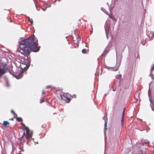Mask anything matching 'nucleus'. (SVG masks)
Segmentation results:
<instances>
[{
	"instance_id": "ddd939ff",
	"label": "nucleus",
	"mask_w": 154,
	"mask_h": 154,
	"mask_svg": "<svg viewBox=\"0 0 154 154\" xmlns=\"http://www.w3.org/2000/svg\"><path fill=\"white\" fill-rule=\"evenodd\" d=\"M45 101V100H44V99H41L40 100V103H42V102H43Z\"/></svg>"
},
{
	"instance_id": "4be33fe9",
	"label": "nucleus",
	"mask_w": 154,
	"mask_h": 154,
	"mask_svg": "<svg viewBox=\"0 0 154 154\" xmlns=\"http://www.w3.org/2000/svg\"><path fill=\"white\" fill-rule=\"evenodd\" d=\"M148 94H149V93ZM149 100H150V102H151V100L150 99V97H149Z\"/></svg>"
},
{
	"instance_id": "c9c22d12",
	"label": "nucleus",
	"mask_w": 154,
	"mask_h": 154,
	"mask_svg": "<svg viewBox=\"0 0 154 154\" xmlns=\"http://www.w3.org/2000/svg\"><path fill=\"white\" fill-rule=\"evenodd\" d=\"M74 96H75V97H76L75 95H75H74Z\"/></svg>"
},
{
	"instance_id": "cd10ccee",
	"label": "nucleus",
	"mask_w": 154,
	"mask_h": 154,
	"mask_svg": "<svg viewBox=\"0 0 154 154\" xmlns=\"http://www.w3.org/2000/svg\"><path fill=\"white\" fill-rule=\"evenodd\" d=\"M141 151H142V152H143V151H142V150H141V149H140V151H141V152H141Z\"/></svg>"
},
{
	"instance_id": "0eeeda50",
	"label": "nucleus",
	"mask_w": 154,
	"mask_h": 154,
	"mask_svg": "<svg viewBox=\"0 0 154 154\" xmlns=\"http://www.w3.org/2000/svg\"><path fill=\"white\" fill-rule=\"evenodd\" d=\"M125 108L124 109L123 112L122 114V120H121V122H122V124L123 123V122H124L123 118H124V114H125Z\"/></svg>"
},
{
	"instance_id": "b1692460",
	"label": "nucleus",
	"mask_w": 154,
	"mask_h": 154,
	"mask_svg": "<svg viewBox=\"0 0 154 154\" xmlns=\"http://www.w3.org/2000/svg\"><path fill=\"white\" fill-rule=\"evenodd\" d=\"M142 154H146V153L145 152H142Z\"/></svg>"
},
{
	"instance_id": "f257e3e1",
	"label": "nucleus",
	"mask_w": 154,
	"mask_h": 154,
	"mask_svg": "<svg viewBox=\"0 0 154 154\" xmlns=\"http://www.w3.org/2000/svg\"><path fill=\"white\" fill-rule=\"evenodd\" d=\"M34 35H31L27 39L23 37L20 38L19 39V43L20 48L19 51L24 56V57H23L22 59L24 60H27L28 55L31 51L36 52L39 50V48L37 47L38 44L34 42Z\"/></svg>"
},
{
	"instance_id": "6ab92c4d",
	"label": "nucleus",
	"mask_w": 154,
	"mask_h": 154,
	"mask_svg": "<svg viewBox=\"0 0 154 154\" xmlns=\"http://www.w3.org/2000/svg\"><path fill=\"white\" fill-rule=\"evenodd\" d=\"M48 88H51V85H48Z\"/></svg>"
},
{
	"instance_id": "a19ab883",
	"label": "nucleus",
	"mask_w": 154,
	"mask_h": 154,
	"mask_svg": "<svg viewBox=\"0 0 154 154\" xmlns=\"http://www.w3.org/2000/svg\"><path fill=\"white\" fill-rule=\"evenodd\" d=\"M58 0V1H60V0Z\"/></svg>"
},
{
	"instance_id": "bb28decb",
	"label": "nucleus",
	"mask_w": 154,
	"mask_h": 154,
	"mask_svg": "<svg viewBox=\"0 0 154 154\" xmlns=\"http://www.w3.org/2000/svg\"><path fill=\"white\" fill-rule=\"evenodd\" d=\"M147 143V144H149V142L148 141V142H147V143Z\"/></svg>"
},
{
	"instance_id": "f8f14e48",
	"label": "nucleus",
	"mask_w": 154,
	"mask_h": 154,
	"mask_svg": "<svg viewBox=\"0 0 154 154\" xmlns=\"http://www.w3.org/2000/svg\"><path fill=\"white\" fill-rule=\"evenodd\" d=\"M86 52V50L85 49H83L82 50V52L83 53H85Z\"/></svg>"
},
{
	"instance_id": "a211bd4d",
	"label": "nucleus",
	"mask_w": 154,
	"mask_h": 154,
	"mask_svg": "<svg viewBox=\"0 0 154 154\" xmlns=\"http://www.w3.org/2000/svg\"><path fill=\"white\" fill-rule=\"evenodd\" d=\"M11 112L12 113L14 114V115H16V114H15V112H14L13 110H11Z\"/></svg>"
},
{
	"instance_id": "72a5a7b5",
	"label": "nucleus",
	"mask_w": 154,
	"mask_h": 154,
	"mask_svg": "<svg viewBox=\"0 0 154 154\" xmlns=\"http://www.w3.org/2000/svg\"><path fill=\"white\" fill-rule=\"evenodd\" d=\"M25 132H24V133H23V135H25Z\"/></svg>"
},
{
	"instance_id": "f03ea898",
	"label": "nucleus",
	"mask_w": 154,
	"mask_h": 154,
	"mask_svg": "<svg viewBox=\"0 0 154 154\" xmlns=\"http://www.w3.org/2000/svg\"><path fill=\"white\" fill-rule=\"evenodd\" d=\"M21 124L22 125V128L23 129L26 130V139L28 141H29L30 138L32 137L33 132L32 131H30L29 128L26 127L24 124L22 123Z\"/></svg>"
},
{
	"instance_id": "e433bc0d",
	"label": "nucleus",
	"mask_w": 154,
	"mask_h": 154,
	"mask_svg": "<svg viewBox=\"0 0 154 154\" xmlns=\"http://www.w3.org/2000/svg\"><path fill=\"white\" fill-rule=\"evenodd\" d=\"M36 143H38V142H36Z\"/></svg>"
},
{
	"instance_id": "dca6fc26",
	"label": "nucleus",
	"mask_w": 154,
	"mask_h": 154,
	"mask_svg": "<svg viewBox=\"0 0 154 154\" xmlns=\"http://www.w3.org/2000/svg\"><path fill=\"white\" fill-rule=\"evenodd\" d=\"M105 52H106V53L105 54H106L107 53V52L106 51H104V53H103L102 54V55H102V56H103V55H104V54H105Z\"/></svg>"
},
{
	"instance_id": "9b49d317",
	"label": "nucleus",
	"mask_w": 154,
	"mask_h": 154,
	"mask_svg": "<svg viewBox=\"0 0 154 154\" xmlns=\"http://www.w3.org/2000/svg\"><path fill=\"white\" fill-rule=\"evenodd\" d=\"M17 120L18 122H20L23 121L22 119L20 117L17 118Z\"/></svg>"
},
{
	"instance_id": "4468645a",
	"label": "nucleus",
	"mask_w": 154,
	"mask_h": 154,
	"mask_svg": "<svg viewBox=\"0 0 154 154\" xmlns=\"http://www.w3.org/2000/svg\"><path fill=\"white\" fill-rule=\"evenodd\" d=\"M20 149H21V150L22 151H23V146H20Z\"/></svg>"
},
{
	"instance_id": "39448f33",
	"label": "nucleus",
	"mask_w": 154,
	"mask_h": 154,
	"mask_svg": "<svg viewBox=\"0 0 154 154\" xmlns=\"http://www.w3.org/2000/svg\"><path fill=\"white\" fill-rule=\"evenodd\" d=\"M120 65V64H119L118 66H116L115 67H108L107 69L109 70L110 71H116L118 70V67Z\"/></svg>"
},
{
	"instance_id": "f704fd0d",
	"label": "nucleus",
	"mask_w": 154,
	"mask_h": 154,
	"mask_svg": "<svg viewBox=\"0 0 154 154\" xmlns=\"http://www.w3.org/2000/svg\"><path fill=\"white\" fill-rule=\"evenodd\" d=\"M150 85H149V89H150Z\"/></svg>"
},
{
	"instance_id": "a878e982",
	"label": "nucleus",
	"mask_w": 154,
	"mask_h": 154,
	"mask_svg": "<svg viewBox=\"0 0 154 154\" xmlns=\"http://www.w3.org/2000/svg\"><path fill=\"white\" fill-rule=\"evenodd\" d=\"M60 96H61V99H62V100H63V97H62V96H61V95H60Z\"/></svg>"
},
{
	"instance_id": "ea45409f",
	"label": "nucleus",
	"mask_w": 154,
	"mask_h": 154,
	"mask_svg": "<svg viewBox=\"0 0 154 154\" xmlns=\"http://www.w3.org/2000/svg\"><path fill=\"white\" fill-rule=\"evenodd\" d=\"M32 139V140H34V139Z\"/></svg>"
},
{
	"instance_id": "7c9ffc66",
	"label": "nucleus",
	"mask_w": 154,
	"mask_h": 154,
	"mask_svg": "<svg viewBox=\"0 0 154 154\" xmlns=\"http://www.w3.org/2000/svg\"><path fill=\"white\" fill-rule=\"evenodd\" d=\"M17 51H19V49H17Z\"/></svg>"
},
{
	"instance_id": "9d476101",
	"label": "nucleus",
	"mask_w": 154,
	"mask_h": 154,
	"mask_svg": "<svg viewBox=\"0 0 154 154\" xmlns=\"http://www.w3.org/2000/svg\"><path fill=\"white\" fill-rule=\"evenodd\" d=\"M28 19L29 21L31 23V25H32L33 24V21L32 20H31L30 19V18L29 17H28ZM32 20V19H31Z\"/></svg>"
},
{
	"instance_id": "412c9836",
	"label": "nucleus",
	"mask_w": 154,
	"mask_h": 154,
	"mask_svg": "<svg viewBox=\"0 0 154 154\" xmlns=\"http://www.w3.org/2000/svg\"><path fill=\"white\" fill-rule=\"evenodd\" d=\"M111 18L113 19V20H116V19H115L114 17H111Z\"/></svg>"
},
{
	"instance_id": "aec40b11",
	"label": "nucleus",
	"mask_w": 154,
	"mask_h": 154,
	"mask_svg": "<svg viewBox=\"0 0 154 154\" xmlns=\"http://www.w3.org/2000/svg\"><path fill=\"white\" fill-rule=\"evenodd\" d=\"M6 84H7V86L8 87L9 86V85H8V82H6Z\"/></svg>"
},
{
	"instance_id": "c756f323",
	"label": "nucleus",
	"mask_w": 154,
	"mask_h": 154,
	"mask_svg": "<svg viewBox=\"0 0 154 154\" xmlns=\"http://www.w3.org/2000/svg\"><path fill=\"white\" fill-rule=\"evenodd\" d=\"M152 143V144H154V140L153 141V142Z\"/></svg>"
},
{
	"instance_id": "5701e85b",
	"label": "nucleus",
	"mask_w": 154,
	"mask_h": 154,
	"mask_svg": "<svg viewBox=\"0 0 154 154\" xmlns=\"http://www.w3.org/2000/svg\"><path fill=\"white\" fill-rule=\"evenodd\" d=\"M44 93H45V92H44V90H43L42 91V94H43Z\"/></svg>"
},
{
	"instance_id": "c85d7f7f",
	"label": "nucleus",
	"mask_w": 154,
	"mask_h": 154,
	"mask_svg": "<svg viewBox=\"0 0 154 154\" xmlns=\"http://www.w3.org/2000/svg\"><path fill=\"white\" fill-rule=\"evenodd\" d=\"M153 35H154V33H152V36H153Z\"/></svg>"
},
{
	"instance_id": "1a4fd4ad",
	"label": "nucleus",
	"mask_w": 154,
	"mask_h": 154,
	"mask_svg": "<svg viewBox=\"0 0 154 154\" xmlns=\"http://www.w3.org/2000/svg\"><path fill=\"white\" fill-rule=\"evenodd\" d=\"M9 123L7 121H4L3 122V125L5 126H7V125H9Z\"/></svg>"
},
{
	"instance_id": "2f4dec72",
	"label": "nucleus",
	"mask_w": 154,
	"mask_h": 154,
	"mask_svg": "<svg viewBox=\"0 0 154 154\" xmlns=\"http://www.w3.org/2000/svg\"><path fill=\"white\" fill-rule=\"evenodd\" d=\"M112 91H115V90H114V89H112Z\"/></svg>"
},
{
	"instance_id": "4c0bfd02",
	"label": "nucleus",
	"mask_w": 154,
	"mask_h": 154,
	"mask_svg": "<svg viewBox=\"0 0 154 154\" xmlns=\"http://www.w3.org/2000/svg\"><path fill=\"white\" fill-rule=\"evenodd\" d=\"M35 6H36V7H37V5H36Z\"/></svg>"
},
{
	"instance_id": "f3484780",
	"label": "nucleus",
	"mask_w": 154,
	"mask_h": 154,
	"mask_svg": "<svg viewBox=\"0 0 154 154\" xmlns=\"http://www.w3.org/2000/svg\"><path fill=\"white\" fill-rule=\"evenodd\" d=\"M47 7H45V8H42V9L44 11H45L46 10V9H47Z\"/></svg>"
},
{
	"instance_id": "6e6552de",
	"label": "nucleus",
	"mask_w": 154,
	"mask_h": 154,
	"mask_svg": "<svg viewBox=\"0 0 154 154\" xmlns=\"http://www.w3.org/2000/svg\"><path fill=\"white\" fill-rule=\"evenodd\" d=\"M107 120H105V125H104V133H105V131H106L107 128H106V127H107Z\"/></svg>"
},
{
	"instance_id": "58836bf2",
	"label": "nucleus",
	"mask_w": 154,
	"mask_h": 154,
	"mask_svg": "<svg viewBox=\"0 0 154 154\" xmlns=\"http://www.w3.org/2000/svg\"><path fill=\"white\" fill-rule=\"evenodd\" d=\"M120 75V76H122V75Z\"/></svg>"
},
{
	"instance_id": "423d86ee",
	"label": "nucleus",
	"mask_w": 154,
	"mask_h": 154,
	"mask_svg": "<svg viewBox=\"0 0 154 154\" xmlns=\"http://www.w3.org/2000/svg\"><path fill=\"white\" fill-rule=\"evenodd\" d=\"M154 70V64L153 65L151 68V72H150V74L149 75L150 76H151V75H154V74H153L152 73V71Z\"/></svg>"
},
{
	"instance_id": "473e14b6",
	"label": "nucleus",
	"mask_w": 154,
	"mask_h": 154,
	"mask_svg": "<svg viewBox=\"0 0 154 154\" xmlns=\"http://www.w3.org/2000/svg\"><path fill=\"white\" fill-rule=\"evenodd\" d=\"M11 120H14L12 118V119H11Z\"/></svg>"
},
{
	"instance_id": "2eb2a0df",
	"label": "nucleus",
	"mask_w": 154,
	"mask_h": 154,
	"mask_svg": "<svg viewBox=\"0 0 154 154\" xmlns=\"http://www.w3.org/2000/svg\"><path fill=\"white\" fill-rule=\"evenodd\" d=\"M47 5L46 7H47V8L50 7L51 6V5Z\"/></svg>"
},
{
	"instance_id": "7ed1b4c3",
	"label": "nucleus",
	"mask_w": 154,
	"mask_h": 154,
	"mask_svg": "<svg viewBox=\"0 0 154 154\" xmlns=\"http://www.w3.org/2000/svg\"><path fill=\"white\" fill-rule=\"evenodd\" d=\"M10 73L17 79L21 78L23 76L22 72L19 70L17 72H14L13 74L11 72Z\"/></svg>"
},
{
	"instance_id": "20e7f679",
	"label": "nucleus",
	"mask_w": 154,
	"mask_h": 154,
	"mask_svg": "<svg viewBox=\"0 0 154 154\" xmlns=\"http://www.w3.org/2000/svg\"><path fill=\"white\" fill-rule=\"evenodd\" d=\"M7 72V69L5 66L0 63V77L4 74Z\"/></svg>"
},
{
	"instance_id": "393cba45",
	"label": "nucleus",
	"mask_w": 154,
	"mask_h": 154,
	"mask_svg": "<svg viewBox=\"0 0 154 154\" xmlns=\"http://www.w3.org/2000/svg\"><path fill=\"white\" fill-rule=\"evenodd\" d=\"M151 108H152V110L154 111V109L152 107H151Z\"/></svg>"
}]
</instances>
